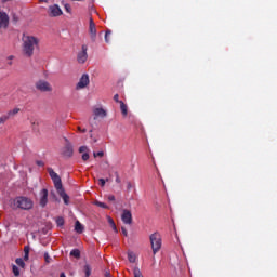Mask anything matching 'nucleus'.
Masks as SVG:
<instances>
[{"mask_svg": "<svg viewBox=\"0 0 277 277\" xmlns=\"http://www.w3.org/2000/svg\"><path fill=\"white\" fill-rule=\"evenodd\" d=\"M29 246L24 247V261H29Z\"/></svg>", "mask_w": 277, "mask_h": 277, "instance_id": "4be33fe9", "label": "nucleus"}, {"mask_svg": "<svg viewBox=\"0 0 277 277\" xmlns=\"http://www.w3.org/2000/svg\"><path fill=\"white\" fill-rule=\"evenodd\" d=\"M105 181H106V183H109V179H106Z\"/></svg>", "mask_w": 277, "mask_h": 277, "instance_id": "09e8293b", "label": "nucleus"}, {"mask_svg": "<svg viewBox=\"0 0 277 277\" xmlns=\"http://www.w3.org/2000/svg\"><path fill=\"white\" fill-rule=\"evenodd\" d=\"M88 159H90V154L85 151L84 154H82V161H88Z\"/></svg>", "mask_w": 277, "mask_h": 277, "instance_id": "c85d7f7f", "label": "nucleus"}, {"mask_svg": "<svg viewBox=\"0 0 277 277\" xmlns=\"http://www.w3.org/2000/svg\"><path fill=\"white\" fill-rule=\"evenodd\" d=\"M114 101H115V103H122V101H120V95H118V94H115L114 95Z\"/></svg>", "mask_w": 277, "mask_h": 277, "instance_id": "7c9ffc66", "label": "nucleus"}, {"mask_svg": "<svg viewBox=\"0 0 277 277\" xmlns=\"http://www.w3.org/2000/svg\"><path fill=\"white\" fill-rule=\"evenodd\" d=\"M12 272H13L15 277L21 276V269H18V266H16L14 264L12 265Z\"/></svg>", "mask_w": 277, "mask_h": 277, "instance_id": "b1692460", "label": "nucleus"}, {"mask_svg": "<svg viewBox=\"0 0 277 277\" xmlns=\"http://www.w3.org/2000/svg\"><path fill=\"white\" fill-rule=\"evenodd\" d=\"M21 111V108H13L12 110H9L6 114L9 115V118H12L16 116Z\"/></svg>", "mask_w": 277, "mask_h": 277, "instance_id": "412c9836", "label": "nucleus"}, {"mask_svg": "<svg viewBox=\"0 0 277 277\" xmlns=\"http://www.w3.org/2000/svg\"><path fill=\"white\" fill-rule=\"evenodd\" d=\"M35 88L39 92H53V87L51 85V83H49V81H45V80L37 81L35 83Z\"/></svg>", "mask_w": 277, "mask_h": 277, "instance_id": "20e7f679", "label": "nucleus"}, {"mask_svg": "<svg viewBox=\"0 0 277 277\" xmlns=\"http://www.w3.org/2000/svg\"><path fill=\"white\" fill-rule=\"evenodd\" d=\"M93 114L95 116L94 120H96L97 118H106L107 117V110H105L104 108H94Z\"/></svg>", "mask_w": 277, "mask_h": 277, "instance_id": "2eb2a0df", "label": "nucleus"}, {"mask_svg": "<svg viewBox=\"0 0 277 277\" xmlns=\"http://www.w3.org/2000/svg\"><path fill=\"white\" fill-rule=\"evenodd\" d=\"M71 1H85V0H71Z\"/></svg>", "mask_w": 277, "mask_h": 277, "instance_id": "de8ad7c7", "label": "nucleus"}, {"mask_svg": "<svg viewBox=\"0 0 277 277\" xmlns=\"http://www.w3.org/2000/svg\"><path fill=\"white\" fill-rule=\"evenodd\" d=\"M88 151H89L88 146H81V147H79V153L85 154V153H88Z\"/></svg>", "mask_w": 277, "mask_h": 277, "instance_id": "c756f323", "label": "nucleus"}, {"mask_svg": "<svg viewBox=\"0 0 277 277\" xmlns=\"http://www.w3.org/2000/svg\"><path fill=\"white\" fill-rule=\"evenodd\" d=\"M119 105H120L122 116L124 117L128 116L129 109L127 107V104H124V102H119Z\"/></svg>", "mask_w": 277, "mask_h": 277, "instance_id": "dca6fc26", "label": "nucleus"}, {"mask_svg": "<svg viewBox=\"0 0 277 277\" xmlns=\"http://www.w3.org/2000/svg\"><path fill=\"white\" fill-rule=\"evenodd\" d=\"M56 192L61 198H63L65 205H70V197L68 194H66V190H64V187L61 186L60 188H56Z\"/></svg>", "mask_w": 277, "mask_h": 277, "instance_id": "4468645a", "label": "nucleus"}, {"mask_svg": "<svg viewBox=\"0 0 277 277\" xmlns=\"http://www.w3.org/2000/svg\"><path fill=\"white\" fill-rule=\"evenodd\" d=\"M36 164L39 166V168H44V161L42 160H37Z\"/></svg>", "mask_w": 277, "mask_h": 277, "instance_id": "2f4dec72", "label": "nucleus"}, {"mask_svg": "<svg viewBox=\"0 0 277 277\" xmlns=\"http://www.w3.org/2000/svg\"><path fill=\"white\" fill-rule=\"evenodd\" d=\"M13 209H21L22 211H31L34 209V200L26 196H18L13 199Z\"/></svg>", "mask_w": 277, "mask_h": 277, "instance_id": "f03ea898", "label": "nucleus"}, {"mask_svg": "<svg viewBox=\"0 0 277 277\" xmlns=\"http://www.w3.org/2000/svg\"><path fill=\"white\" fill-rule=\"evenodd\" d=\"M121 220L123 224H128L129 226H131L133 224V214L131 213V210L123 209Z\"/></svg>", "mask_w": 277, "mask_h": 277, "instance_id": "6e6552de", "label": "nucleus"}, {"mask_svg": "<svg viewBox=\"0 0 277 277\" xmlns=\"http://www.w3.org/2000/svg\"><path fill=\"white\" fill-rule=\"evenodd\" d=\"M98 183H100L101 187H105L106 181H105V179H100Z\"/></svg>", "mask_w": 277, "mask_h": 277, "instance_id": "473e14b6", "label": "nucleus"}, {"mask_svg": "<svg viewBox=\"0 0 277 277\" xmlns=\"http://www.w3.org/2000/svg\"><path fill=\"white\" fill-rule=\"evenodd\" d=\"M23 53L26 57H32L34 51L40 47V39L34 36L23 37Z\"/></svg>", "mask_w": 277, "mask_h": 277, "instance_id": "f257e3e1", "label": "nucleus"}, {"mask_svg": "<svg viewBox=\"0 0 277 277\" xmlns=\"http://www.w3.org/2000/svg\"><path fill=\"white\" fill-rule=\"evenodd\" d=\"M121 230L124 237H128L129 233L127 232V228L122 227Z\"/></svg>", "mask_w": 277, "mask_h": 277, "instance_id": "58836bf2", "label": "nucleus"}, {"mask_svg": "<svg viewBox=\"0 0 277 277\" xmlns=\"http://www.w3.org/2000/svg\"><path fill=\"white\" fill-rule=\"evenodd\" d=\"M49 203V190L47 188H43L39 193V205L44 209L47 205Z\"/></svg>", "mask_w": 277, "mask_h": 277, "instance_id": "0eeeda50", "label": "nucleus"}, {"mask_svg": "<svg viewBox=\"0 0 277 277\" xmlns=\"http://www.w3.org/2000/svg\"><path fill=\"white\" fill-rule=\"evenodd\" d=\"M153 254H157L161 250V234L160 233H154L149 236Z\"/></svg>", "mask_w": 277, "mask_h": 277, "instance_id": "7ed1b4c3", "label": "nucleus"}, {"mask_svg": "<svg viewBox=\"0 0 277 277\" xmlns=\"http://www.w3.org/2000/svg\"><path fill=\"white\" fill-rule=\"evenodd\" d=\"M44 259H45L47 263H49V253L44 254Z\"/></svg>", "mask_w": 277, "mask_h": 277, "instance_id": "79ce46f5", "label": "nucleus"}, {"mask_svg": "<svg viewBox=\"0 0 277 277\" xmlns=\"http://www.w3.org/2000/svg\"><path fill=\"white\" fill-rule=\"evenodd\" d=\"M106 277H111V274H109V273H106Z\"/></svg>", "mask_w": 277, "mask_h": 277, "instance_id": "a18cd8bd", "label": "nucleus"}, {"mask_svg": "<svg viewBox=\"0 0 277 277\" xmlns=\"http://www.w3.org/2000/svg\"><path fill=\"white\" fill-rule=\"evenodd\" d=\"M77 62L78 64H85L88 62V45H82V51L77 55Z\"/></svg>", "mask_w": 277, "mask_h": 277, "instance_id": "9d476101", "label": "nucleus"}, {"mask_svg": "<svg viewBox=\"0 0 277 277\" xmlns=\"http://www.w3.org/2000/svg\"><path fill=\"white\" fill-rule=\"evenodd\" d=\"M60 277H66L65 273H61Z\"/></svg>", "mask_w": 277, "mask_h": 277, "instance_id": "37998d69", "label": "nucleus"}, {"mask_svg": "<svg viewBox=\"0 0 277 277\" xmlns=\"http://www.w3.org/2000/svg\"><path fill=\"white\" fill-rule=\"evenodd\" d=\"M16 265H18V267H22V269H25V260H23V258H17L15 260Z\"/></svg>", "mask_w": 277, "mask_h": 277, "instance_id": "aec40b11", "label": "nucleus"}, {"mask_svg": "<svg viewBox=\"0 0 277 277\" xmlns=\"http://www.w3.org/2000/svg\"><path fill=\"white\" fill-rule=\"evenodd\" d=\"M62 14L63 12L60 5L53 4L49 6V16L57 17V16H62Z\"/></svg>", "mask_w": 277, "mask_h": 277, "instance_id": "ddd939ff", "label": "nucleus"}, {"mask_svg": "<svg viewBox=\"0 0 277 277\" xmlns=\"http://www.w3.org/2000/svg\"><path fill=\"white\" fill-rule=\"evenodd\" d=\"M116 174V183H121V180H120V175L118 174V172L115 173Z\"/></svg>", "mask_w": 277, "mask_h": 277, "instance_id": "c9c22d12", "label": "nucleus"}, {"mask_svg": "<svg viewBox=\"0 0 277 277\" xmlns=\"http://www.w3.org/2000/svg\"><path fill=\"white\" fill-rule=\"evenodd\" d=\"M108 200H109V202L116 201V196L109 195V196H108Z\"/></svg>", "mask_w": 277, "mask_h": 277, "instance_id": "f704fd0d", "label": "nucleus"}, {"mask_svg": "<svg viewBox=\"0 0 277 277\" xmlns=\"http://www.w3.org/2000/svg\"><path fill=\"white\" fill-rule=\"evenodd\" d=\"M109 36H111V30H107L105 34V42L109 43Z\"/></svg>", "mask_w": 277, "mask_h": 277, "instance_id": "cd10ccee", "label": "nucleus"}, {"mask_svg": "<svg viewBox=\"0 0 277 277\" xmlns=\"http://www.w3.org/2000/svg\"><path fill=\"white\" fill-rule=\"evenodd\" d=\"M8 120H10V116L6 113L0 117V124H5Z\"/></svg>", "mask_w": 277, "mask_h": 277, "instance_id": "5701e85b", "label": "nucleus"}, {"mask_svg": "<svg viewBox=\"0 0 277 277\" xmlns=\"http://www.w3.org/2000/svg\"><path fill=\"white\" fill-rule=\"evenodd\" d=\"M57 224H58V226H63L64 225V219H58Z\"/></svg>", "mask_w": 277, "mask_h": 277, "instance_id": "4c0bfd02", "label": "nucleus"}, {"mask_svg": "<svg viewBox=\"0 0 277 277\" xmlns=\"http://www.w3.org/2000/svg\"><path fill=\"white\" fill-rule=\"evenodd\" d=\"M70 256H74V259H81V251H79V249H74L70 251Z\"/></svg>", "mask_w": 277, "mask_h": 277, "instance_id": "a211bd4d", "label": "nucleus"}, {"mask_svg": "<svg viewBox=\"0 0 277 277\" xmlns=\"http://www.w3.org/2000/svg\"><path fill=\"white\" fill-rule=\"evenodd\" d=\"M127 189L128 192H131V189H133V184H131V182L127 183Z\"/></svg>", "mask_w": 277, "mask_h": 277, "instance_id": "72a5a7b5", "label": "nucleus"}, {"mask_svg": "<svg viewBox=\"0 0 277 277\" xmlns=\"http://www.w3.org/2000/svg\"><path fill=\"white\" fill-rule=\"evenodd\" d=\"M96 207H101V209H109V207L105 202L95 201Z\"/></svg>", "mask_w": 277, "mask_h": 277, "instance_id": "bb28decb", "label": "nucleus"}, {"mask_svg": "<svg viewBox=\"0 0 277 277\" xmlns=\"http://www.w3.org/2000/svg\"><path fill=\"white\" fill-rule=\"evenodd\" d=\"M9 25H10V16L8 15V13L0 11V29H2V27L4 29H8Z\"/></svg>", "mask_w": 277, "mask_h": 277, "instance_id": "9b49d317", "label": "nucleus"}, {"mask_svg": "<svg viewBox=\"0 0 277 277\" xmlns=\"http://www.w3.org/2000/svg\"><path fill=\"white\" fill-rule=\"evenodd\" d=\"M75 230H76V233H79L80 235H81V233H83V225L81 224V222L76 221Z\"/></svg>", "mask_w": 277, "mask_h": 277, "instance_id": "f3484780", "label": "nucleus"}, {"mask_svg": "<svg viewBox=\"0 0 277 277\" xmlns=\"http://www.w3.org/2000/svg\"><path fill=\"white\" fill-rule=\"evenodd\" d=\"M78 131H80V133H85L88 130L87 129H81V127H78Z\"/></svg>", "mask_w": 277, "mask_h": 277, "instance_id": "a19ab883", "label": "nucleus"}, {"mask_svg": "<svg viewBox=\"0 0 277 277\" xmlns=\"http://www.w3.org/2000/svg\"><path fill=\"white\" fill-rule=\"evenodd\" d=\"M93 155L94 157H103L104 154L103 151H98V153H94Z\"/></svg>", "mask_w": 277, "mask_h": 277, "instance_id": "e433bc0d", "label": "nucleus"}, {"mask_svg": "<svg viewBox=\"0 0 277 277\" xmlns=\"http://www.w3.org/2000/svg\"><path fill=\"white\" fill-rule=\"evenodd\" d=\"M9 66H12V61L9 62Z\"/></svg>", "mask_w": 277, "mask_h": 277, "instance_id": "49530a36", "label": "nucleus"}, {"mask_svg": "<svg viewBox=\"0 0 277 277\" xmlns=\"http://www.w3.org/2000/svg\"><path fill=\"white\" fill-rule=\"evenodd\" d=\"M88 85H90V76L83 74L76 85V90H83V88H88Z\"/></svg>", "mask_w": 277, "mask_h": 277, "instance_id": "1a4fd4ad", "label": "nucleus"}, {"mask_svg": "<svg viewBox=\"0 0 277 277\" xmlns=\"http://www.w3.org/2000/svg\"><path fill=\"white\" fill-rule=\"evenodd\" d=\"M108 223L110 224V226L115 230V233H118V228L116 227V223L114 222V219L108 217Z\"/></svg>", "mask_w": 277, "mask_h": 277, "instance_id": "393cba45", "label": "nucleus"}, {"mask_svg": "<svg viewBox=\"0 0 277 277\" xmlns=\"http://www.w3.org/2000/svg\"><path fill=\"white\" fill-rule=\"evenodd\" d=\"M8 60H14V56L11 55V56L8 57Z\"/></svg>", "mask_w": 277, "mask_h": 277, "instance_id": "c03bdc74", "label": "nucleus"}, {"mask_svg": "<svg viewBox=\"0 0 277 277\" xmlns=\"http://www.w3.org/2000/svg\"><path fill=\"white\" fill-rule=\"evenodd\" d=\"M128 259H129V262L130 263H135V253H133V252H129L128 253Z\"/></svg>", "mask_w": 277, "mask_h": 277, "instance_id": "a878e982", "label": "nucleus"}, {"mask_svg": "<svg viewBox=\"0 0 277 277\" xmlns=\"http://www.w3.org/2000/svg\"><path fill=\"white\" fill-rule=\"evenodd\" d=\"M63 157H66L67 159H70L72 155H75V149L72 148V144L66 140V144L62 149Z\"/></svg>", "mask_w": 277, "mask_h": 277, "instance_id": "423d86ee", "label": "nucleus"}, {"mask_svg": "<svg viewBox=\"0 0 277 277\" xmlns=\"http://www.w3.org/2000/svg\"><path fill=\"white\" fill-rule=\"evenodd\" d=\"M83 269H84L85 277L92 276V267L90 266V264H85Z\"/></svg>", "mask_w": 277, "mask_h": 277, "instance_id": "6ab92c4d", "label": "nucleus"}, {"mask_svg": "<svg viewBox=\"0 0 277 277\" xmlns=\"http://www.w3.org/2000/svg\"><path fill=\"white\" fill-rule=\"evenodd\" d=\"M48 172L50 174V179H52L54 183L55 189L62 187V177H60V175L53 171V168H48Z\"/></svg>", "mask_w": 277, "mask_h": 277, "instance_id": "39448f33", "label": "nucleus"}, {"mask_svg": "<svg viewBox=\"0 0 277 277\" xmlns=\"http://www.w3.org/2000/svg\"><path fill=\"white\" fill-rule=\"evenodd\" d=\"M66 12L70 13V4H65Z\"/></svg>", "mask_w": 277, "mask_h": 277, "instance_id": "ea45409f", "label": "nucleus"}, {"mask_svg": "<svg viewBox=\"0 0 277 277\" xmlns=\"http://www.w3.org/2000/svg\"><path fill=\"white\" fill-rule=\"evenodd\" d=\"M89 32L92 42H96V24L94 23V19L92 17L89 21Z\"/></svg>", "mask_w": 277, "mask_h": 277, "instance_id": "f8f14e48", "label": "nucleus"}]
</instances>
